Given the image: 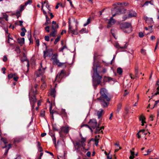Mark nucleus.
Listing matches in <instances>:
<instances>
[{"mask_svg": "<svg viewBox=\"0 0 159 159\" xmlns=\"http://www.w3.org/2000/svg\"><path fill=\"white\" fill-rule=\"evenodd\" d=\"M93 70L94 71L93 75L92 76L93 85L95 88L98 84H100L101 83L102 77V76L99 75V73L100 72H98L97 68L94 69L93 68Z\"/></svg>", "mask_w": 159, "mask_h": 159, "instance_id": "3", "label": "nucleus"}, {"mask_svg": "<svg viewBox=\"0 0 159 159\" xmlns=\"http://www.w3.org/2000/svg\"><path fill=\"white\" fill-rule=\"evenodd\" d=\"M135 76L136 77H138V67H136L135 69Z\"/></svg>", "mask_w": 159, "mask_h": 159, "instance_id": "38", "label": "nucleus"}, {"mask_svg": "<svg viewBox=\"0 0 159 159\" xmlns=\"http://www.w3.org/2000/svg\"><path fill=\"white\" fill-rule=\"evenodd\" d=\"M152 149H149L147 151V153L144 154V155L146 156L152 152Z\"/></svg>", "mask_w": 159, "mask_h": 159, "instance_id": "50", "label": "nucleus"}, {"mask_svg": "<svg viewBox=\"0 0 159 159\" xmlns=\"http://www.w3.org/2000/svg\"><path fill=\"white\" fill-rule=\"evenodd\" d=\"M153 116L152 115H151L149 117V120L152 121L153 120Z\"/></svg>", "mask_w": 159, "mask_h": 159, "instance_id": "63", "label": "nucleus"}, {"mask_svg": "<svg viewBox=\"0 0 159 159\" xmlns=\"http://www.w3.org/2000/svg\"><path fill=\"white\" fill-rule=\"evenodd\" d=\"M114 46L115 47L118 49L120 48H125L127 47L126 43L123 46H120L119 45L118 43H116L114 44Z\"/></svg>", "mask_w": 159, "mask_h": 159, "instance_id": "14", "label": "nucleus"}, {"mask_svg": "<svg viewBox=\"0 0 159 159\" xmlns=\"http://www.w3.org/2000/svg\"><path fill=\"white\" fill-rule=\"evenodd\" d=\"M157 92L155 93L153 95H152L153 96L157 95V94H159V86H158L157 88Z\"/></svg>", "mask_w": 159, "mask_h": 159, "instance_id": "53", "label": "nucleus"}, {"mask_svg": "<svg viewBox=\"0 0 159 159\" xmlns=\"http://www.w3.org/2000/svg\"><path fill=\"white\" fill-rule=\"evenodd\" d=\"M144 36L142 32L139 33V36L140 38L143 37Z\"/></svg>", "mask_w": 159, "mask_h": 159, "instance_id": "58", "label": "nucleus"}, {"mask_svg": "<svg viewBox=\"0 0 159 159\" xmlns=\"http://www.w3.org/2000/svg\"><path fill=\"white\" fill-rule=\"evenodd\" d=\"M44 39L45 40L47 41H49V37L48 36H45L44 37Z\"/></svg>", "mask_w": 159, "mask_h": 159, "instance_id": "54", "label": "nucleus"}, {"mask_svg": "<svg viewBox=\"0 0 159 159\" xmlns=\"http://www.w3.org/2000/svg\"><path fill=\"white\" fill-rule=\"evenodd\" d=\"M36 43L37 46H39V39H37L36 41Z\"/></svg>", "mask_w": 159, "mask_h": 159, "instance_id": "61", "label": "nucleus"}, {"mask_svg": "<svg viewBox=\"0 0 159 159\" xmlns=\"http://www.w3.org/2000/svg\"><path fill=\"white\" fill-rule=\"evenodd\" d=\"M90 18L88 19L86 23L84 24V26H86L88 25L89 24L90 22Z\"/></svg>", "mask_w": 159, "mask_h": 159, "instance_id": "34", "label": "nucleus"}, {"mask_svg": "<svg viewBox=\"0 0 159 159\" xmlns=\"http://www.w3.org/2000/svg\"><path fill=\"white\" fill-rule=\"evenodd\" d=\"M61 130L59 132V134L61 135L62 132H64L66 134H67L69 132V127L68 126H62L61 128Z\"/></svg>", "mask_w": 159, "mask_h": 159, "instance_id": "7", "label": "nucleus"}, {"mask_svg": "<svg viewBox=\"0 0 159 159\" xmlns=\"http://www.w3.org/2000/svg\"><path fill=\"white\" fill-rule=\"evenodd\" d=\"M52 107L50 106V114L52 116V117L53 118V114L54 113V110H52Z\"/></svg>", "mask_w": 159, "mask_h": 159, "instance_id": "41", "label": "nucleus"}, {"mask_svg": "<svg viewBox=\"0 0 159 159\" xmlns=\"http://www.w3.org/2000/svg\"><path fill=\"white\" fill-rule=\"evenodd\" d=\"M143 133H144V135H145L146 134H147L148 133H149V135L150 134V133L147 130L145 129H143Z\"/></svg>", "mask_w": 159, "mask_h": 159, "instance_id": "46", "label": "nucleus"}, {"mask_svg": "<svg viewBox=\"0 0 159 159\" xmlns=\"http://www.w3.org/2000/svg\"><path fill=\"white\" fill-rule=\"evenodd\" d=\"M20 11H17L16 12V15L17 16V18H18L20 16Z\"/></svg>", "mask_w": 159, "mask_h": 159, "instance_id": "49", "label": "nucleus"}, {"mask_svg": "<svg viewBox=\"0 0 159 159\" xmlns=\"http://www.w3.org/2000/svg\"><path fill=\"white\" fill-rule=\"evenodd\" d=\"M143 130H140L139 131V132L137 134V137L138 138H140L141 137H144L145 135H144V133H143Z\"/></svg>", "mask_w": 159, "mask_h": 159, "instance_id": "15", "label": "nucleus"}, {"mask_svg": "<svg viewBox=\"0 0 159 159\" xmlns=\"http://www.w3.org/2000/svg\"><path fill=\"white\" fill-rule=\"evenodd\" d=\"M15 51L17 53H20V51L19 48L16 47Z\"/></svg>", "mask_w": 159, "mask_h": 159, "instance_id": "51", "label": "nucleus"}, {"mask_svg": "<svg viewBox=\"0 0 159 159\" xmlns=\"http://www.w3.org/2000/svg\"><path fill=\"white\" fill-rule=\"evenodd\" d=\"M56 92V91L55 89H52V90L51 93H50V95L53 97L54 98H55V93Z\"/></svg>", "mask_w": 159, "mask_h": 159, "instance_id": "25", "label": "nucleus"}, {"mask_svg": "<svg viewBox=\"0 0 159 159\" xmlns=\"http://www.w3.org/2000/svg\"><path fill=\"white\" fill-rule=\"evenodd\" d=\"M144 19L145 20L146 23L148 25H151L154 23L153 19L152 18H148L147 16H145Z\"/></svg>", "mask_w": 159, "mask_h": 159, "instance_id": "9", "label": "nucleus"}, {"mask_svg": "<svg viewBox=\"0 0 159 159\" xmlns=\"http://www.w3.org/2000/svg\"><path fill=\"white\" fill-rule=\"evenodd\" d=\"M44 57L45 58L46 57L50 56V54L49 53V51L48 50H46L44 51Z\"/></svg>", "mask_w": 159, "mask_h": 159, "instance_id": "24", "label": "nucleus"}, {"mask_svg": "<svg viewBox=\"0 0 159 159\" xmlns=\"http://www.w3.org/2000/svg\"><path fill=\"white\" fill-rule=\"evenodd\" d=\"M61 36H59L57 37V38L55 39L54 43L55 44H56L60 40V39L61 38Z\"/></svg>", "mask_w": 159, "mask_h": 159, "instance_id": "32", "label": "nucleus"}, {"mask_svg": "<svg viewBox=\"0 0 159 159\" xmlns=\"http://www.w3.org/2000/svg\"><path fill=\"white\" fill-rule=\"evenodd\" d=\"M66 48H67V47L66 46V45H65L62 48L59 49V50L60 52H62L63 51V50Z\"/></svg>", "mask_w": 159, "mask_h": 159, "instance_id": "45", "label": "nucleus"}, {"mask_svg": "<svg viewBox=\"0 0 159 159\" xmlns=\"http://www.w3.org/2000/svg\"><path fill=\"white\" fill-rule=\"evenodd\" d=\"M84 126L89 128L90 129L91 131L92 132H93V130L92 129L91 127V126H90V125H88L86 124V125H85Z\"/></svg>", "mask_w": 159, "mask_h": 159, "instance_id": "57", "label": "nucleus"}, {"mask_svg": "<svg viewBox=\"0 0 159 159\" xmlns=\"http://www.w3.org/2000/svg\"><path fill=\"white\" fill-rule=\"evenodd\" d=\"M41 67L39 70L36 71L35 73V75L37 77H42L41 80L43 83L42 84L41 88L42 90H43L46 87V84L44 82V80L45 78V76L43 75L45 72V70L46 67H42V63H40Z\"/></svg>", "mask_w": 159, "mask_h": 159, "instance_id": "2", "label": "nucleus"}, {"mask_svg": "<svg viewBox=\"0 0 159 159\" xmlns=\"http://www.w3.org/2000/svg\"><path fill=\"white\" fill-rule=\"evenodd\" d=\"M77 26H76V29L75 30H73L72 27L71 28H68V33H72L73 34H77L78 33L77 30Z\"/></svg>", "mask_w": 159, "mask_h": 159, "instance_id": "11", "label": "nucleus"}, {"mask_svg": "<svg viewBox=\"0 0 159 159\" xmlns=\"http://www.w3.org/2000/svg\"><path fill=\"white\" fill-rule=\"evenodd\" d=\"M103 110L101 109L99 110L97 112V115L98 118H99L102 116V114L104 113Z\"/></svg>", "mask_w": 159, "mask_h": 159, "instance_id": "16", "label": "nucleus"}, {"mask_svg": "<svg viewBox=\"0 0 159 159\" xmlns=\"http://www.w3.org/2000/svg\"><path fill=\"white\" fill-rule=\"evenodd\" d=\"M121 104H120L118 106L117 110H116V112L117 113H119V111L121 108Z\"/></svg>", "mask_w": 159, "mask_h": 159, "instance_id": "35", "label": "nucleus"}, {"mask_svg": "<svg viewBox=\"0 0 159 159\" xmlns=\"http://www.w3.org/2000/svg\"><path fill=\"white\" fill-rule=\"evenodd\" d=\"M58 25L56 24L52 25V30H57V29H58Z\"/></svg>", "mask_w": 159, "mask_h": 159, "instance_id": "28", "label": "nucleus"}, {"mask_svg": "<svg viewBox=\"0 0 159 159\" xmlns=\"http://www.w3.org/2000/svg\"><path fill=\"white\" fill-rule=\"evenodd\" d=\"M91 154V152H90L89 151L87 152V153H86V155L88 157H90Z\"/></svg>", "mask_w": 159, "mask_h": 159, "instance_id": "62", "label": "nucleus"}, {"mask_svg": "<svg viewBox=\"0 0 159 159\" xmlns=\"http://www.w3.org/2000/svg\"><path fill=\"white\" fill-rule=\"evenodd\" d=\"M25 32H22V31L20 33L21 36L22 37L24 36L25 35Z\"/></svg>", "mask_w": 159, "mask_h": 159, "instance_id": "64", "label": "nucleus"}, {"mask_svg": "<svg viewBox=\"0 0 159 159\" xmlns=\"http://www.w3.org/2000/svg\"><path fill=\"white\" fill-rule=\"evenodd\" d=\"M139 120L141 122L142 126H143L144 125V124L146 123L145 121V118L144 117L141 115L140 116L139 118Z\"/></svg>", "mask_w": 159, "mask_h": 159, "instance_id": "18", "label": "nucleus"}, {"mask_svg": "<svg viewBox=\"0 0 159 159\" xmlns=\"http://www.w3.org/2000/svg\"><path fill=\"white\" fill-rule=\"evenodd\" d=\"M14 76V75L11 74L8 75V77L9 79L12 78Z\"/></svg>", "mask_w": 159, "mask_h": 159, "instance_id": "48", "label": "nucleus"}, {"mask_svg": "<svg viewBox=\"0 0 159 159\" xmlns=\"http://www.w3.org/2000/svg\"><path fill=\"white\" fill-rule=\"evenodd\" d=\"M52 139L53 141V143L55 144H56V139L55 137V136L54 135H53L52 136Z\"/></svg>", "mask_w": 159, "mask_h": 159, "instance_id": "43", "label": "nucleus"}, {"mask_svg": "<svg viewBox=\"0 0 159 159\" xmlns=\"http://www.w3.org/2000/svg\"><path fill=\"white\" fill-rule=\"evenodd\" d=\"M99 56L96 52H95L94 53V57L93 58L94 60H95L96 58H97Z\"/></svg>", "mask_w": 159, "mask_h": 159, "instance_id": "36", "label": "nucleus"}, {"mask_svg": "<svg viewBox=\"0 0 159 159\" xmlns=\"http://www.w3.org/2000/svg\"><path fill=\"white\" fill-rule=\"evenodd\" d=\"M100 92L101 96L98 98V99L100 101L101 104L103 107H107L108 105V102L110 100L107 90L105 89L102 88L101 89Z\"/></svg>", "mask_w": 159, "mask_h": 159, "instance_id": "1", "label": "nucleus"}, {"mask_svg": "<svg viewBox=\"0 0 159 159\" xmlns=\"http://www.w3.org/2000/svg\"><path fill=\"white\" fill-rule=\"evenodd\" d=\"M54 64H56L57 65L58 67H61L62 66H63L65 64V63H62L59 62V60H56L55 63H54Z\"/></svg>", "mask_w": 159, "mask_h": 159, "instance_id": "17", "label": "nucleus"}, {"mask_svg": "<svg viewBox=\"0 0 159 159\" xmlns=\"http://www.w3.org/2000/svg\"><path fill=\"white\" fill-rule=\"evenodd\" d=\"M121 29L125 33H129L132 31V27L130 24L128 23H124L122 25Z\"/></svg>", "mask_w": 159, "mask_h": 159, "instance_id": "5", "label": "nucleus"}, {"mask_svg": "<svg viewBox=\"0 0 159 159\" xmlns=\"http://www.w3.org/2000/svg\"><path fill=\"white\" fill-rule=\"evenodd\" d=\"M104 129V126H102L100 128L99 127V126H97L96 128V129L95 132V134H99L102 133V129Z\"/></svg>", "mask_w": 159, "mask_h": 159, "instance_id": "12", "label": "nucleus"}, {"mask_svg": "<svg viewBox=\"0 0 159 159\" xmlns=\"http://www.w3.org/2000/svg\"><path fill=\"white\" fill-rule=\"evenodd\" d=\"M57 30H52V31L50 34V36L55 37L57 34Z\"/></svg>", "mask_w": 159, "mask_h": 159, "instance_id": "21", "label": "nucleus"}, {"mask_svg": "<svg viewBox=\"0 0 159 159\" xmlns=\"http://www.w3.org/2000/svg\"><path fill=\"white\" fill-rule=\"evenodd\" d=\"M49 26H47L45 28V30H46L48 33L49 32Z\"/></svg>", "mask_w": 159, "mask_h": 159, "instance_id": "56", "label": "nucleus"}, {"mask_svg": "<svg viewBox=\"0 0 159 159\" xmlns=\"http://www.w3.org/2000/svg\"><path fill=\"white\" fill-rule=\"evenodd\" d=\"M65 73L64 70H61L60 73H58L56 78V80H57L58 79H62L64 76Z\"/></svg>", "mask_w": 159, "mask_h": 159, "instance_id": "10", "label": "nucleus"}, {"mask_svg": "<svg viewBox=\"0 0 159 159\" xmlns=\"http://www.w3.org/2000/svg\"><path fill=\"white\" fill-rule=\"evenodd\" d=\"M61 115L62 116V117H67V114L65 111V110L64 109H61Z\"/></svg>", "mask_w": 159, "mask_h": 159, "instance_id": "19", "label": "nucleus"}, {"mask_svg": "<svg viewBox=\"0 0 159 159\" xmlns=\"http://www.w3.org/2000/svg\"><path fill=\"white\" fill-rule=\"evenodd\" d=\"M28 37L29 40L30 41V43H33V40H32V39L31 34L29 35L28 36Z\"/></svg>", "mask_w": 159, "mask_h": 159, "instance_id": "40", "label": "nucleus"}, {"mask_svg": "<svg viewBox=\"0 0 159 159\" xmlns=\"http://www.w3.org/2000/svg\"><path fill=\"white\" fill-rule=\"evenodd\" d=\"M141 53L143 55H145L146 54V50L142 49L141 50Z\"/></svg>", "mask_w": 159, "mask_h": 159, "instance_id": "42", "label": "nucleus"}, {"mask_svg": "<svg viewBox=\"0 0 159 159\" xmlns=\"http://www.w3.org/2000/svg\"><path fill=\"white\" fill-rule=\"evenodd\" d=\"M7 147H8L7 149H8L9 150V149L10 148H11V145L10 144H9L7 146L5 145L4 146H3V147L2 146V148H6Z\"/></svg>", "mask_w": 159, "mask_h": 159, "instance_id": "44", "label": "nucleus"}, {"mask_svg": "<svg viewBox=\"0 0 159 159\" xmlns=\"http://www.w3.org/2000/svg\"><path fill=\"white\" fill-rule=\"evenodd\" d=\"M37 147H38V150L40 151V152L42 151L43 150H42V148L41 146V144L39 142H38Z\"/></svg>", "mask_w": 159, "mask_h": 159, "instance_id": "30", "label": "nucleus"}, {"mask_svg": "<svg viewBox=\"0 0 159 159\" xmlns=\"http://www.w3.org/2000/svg\"><path fill=\"white\" fill-rule=\"evenodd\" d=\"M20 141V139L18 138H16L14 139V143H18Z\"/></svg>", "mask_w": 159, "mask_h": 159, "instance_id": "37", "label": "nucleus"}, {"mask_svg": "<svg viewBox=\"0 0 159 159\" xmlns=\"http://www.w3.org/2000/svg\"><path fill=\"white\" fill-rule=\"evenodd\" d=\"M131 155L129 157V159H132L133 158H134V152L132 151L131 150L130 151Z\"/></svg>", "mask_w": 159, "mask_h": 159, "instance_id": "33", "label": "nucleus"}, {"mask_svg": "<svg viewBox=\"0 0 159 159\" xmlns=\"http://www.w3.org/2000/svg\"><path fill=\"white\" fill-rule=\"evenodd\" d=\"M89 124L91 126V128H96L97 126H99V124H97L96 120L94 119H92L90 120L89 122Z\"/></svg>", "mask_w": 159, "mask_h": 159, "instance_id": "6", "label": "nucleus"}, {"mask_svg": "<svg viewBox=\"0 0 159 159\" xmlns=\"http://www.w3.org/2000/svg\"><path fill=\"white\" fill-rule=\"evenodd\" d=\"M57 54H54L53 55L51 59L53 60V63H55V61L56 60H58L57 59Z\"/></svg>", "mask_w": 159, "mask_h": 159, "instance_id": "26", "label": "nucleus"}, {"mask_svg": "<svg viewBox=\"0 0 159 159\" xmlns=\"http://www.w3.org/2000/svg\"><path fill=\"white\" fill-rule=\"evenodd\" d=\"M21 61L22 62H24L25 61H27V66L28 67V68H29V62L28 60H27L26 59H25L24 60L21 59Z\"/></svg>", "mask_w": 159, "mask_h": 159, "instance_id": "47", "label": "nucleus"}, {"mask_svg": "<svg viewBox=\"0 0 159 159\" xmlns=\"http://www.w3.org/2000/svg\"><path fill=\"white\" fill-rule=\"evenodd\" d=\"M30 92L29 93V100L31 104L32 103H35L36 102V99L35 97L33 96V97H30Z\"/></svg>", "mask_w": 159, "mask_h": 159, "instance_id": "13", "label": "nucleus"}, {"mask_svg": "<svg viewBox=\"0 0 159 159\" xmlns=\"http://www.w3.org/2000/svg\"><path fill=\"white\" fill-rule=\"evenodd\" d=\"M112 16L110 19L108 20V25L107 26V28H109L115 22V20L113 19V17L115 16L117 14H119L122 13L120 9L116 8L112 10Z\"/></svg>", "mask_w": 159, "mask_h": 159, "instance_id": "4", "label": "nucleus"}, {"mask_svg": "<svg viewBox=\"0 0 159 159\" xmlns=\"http://www.w3.org/2000/svg\"><path fill=\"white\" fill-rule=\"evenodd\" d=\"M46 7L48 9V10H49V11H50L49 6L48 5V1H47V3L46 4Z\"/></svg>", "mask_w": 159, "mask_h": 159, "instance_id": "60", "label": "nucleus"}, {"mask_svg": "<svg viewBox=\"0 0 159 159\" xmlns=\"http://www.w3.org/2000/svg\"><path fill=\"white\" fill-rule=\"evenodd\" d=\"M105 78L106 79V80H107L109 81H110L111 80H113V79L111 77H105Z\"/></svg>", "mask_w": 159, "mask_h": 159, "instance_id": "55", "label": "nucleus"}, {"mask_svg": "<svg viewBox=\"0 0 159 159\" xmlns=\"http://www.w3.org/2000/svg\"><path fill=\"white\" fill-rule=\"evenodd\" d=\"M17 41L21 45H22L24 43L25 39L24 38H18L17 39Z\"/></svg>", "mask_w": 159, "mask_h": 159, "instance_id": "20", "label": "nucleus"}, {"mask_svg": "<svg viewBox=\"0 0 159 159\" xmlns=\"http://www.w3.org/2000/svg\"><path fill=\"white\" fill-rule=\"evenodd\" d=\"M73 143L75 150L77 152H79L80 151V148L81 146V144L77 142H73Z\"/></svg>", "mask_w": 159, "mask_h": 159, "instance_id": "8", "label": "nucleus"}, {"mask_svg": "<svg viewBox=\"0 0 159 159\" xmlns=\"http://www.w3.org/2000/svg\"><path fill=\"white\" fill-rule=\"evenodd\" d=\"M32 2L31 0H28L25 3V6H26L28 4H31Z\"/></svg>", "mask_w": 159, "mask_h": 159, "instance_id": "39", "label": "nucleus"}, {"mask_svg": "<svg viewBox=\"0 0 159 159\" xmlns=\"http://www.w3.org/2000/svg\"><path fill=\"white\" fill-rule=\"evenodd\" d=\"M46 21L44 24V25H46L50 23V20L48 17L47 16H46Z\"/></svg>", "mask_w": 159, "mask_h": 159, "instance_id": "27", "label": "nucleus"}, {"mask_svg": "<svg viewBox=\"0 0 159 159\" xmlns=\"http://www.w3.org/2000/svg\"><path fill=\"white\" fill-rule=\"evenodd\" d=\"M136 15V13L135 11H132L129 14L128 17H135Z\"/></svg>", "mask_w": 159, "mask_h": 159, "instance_id": "22", "label": "nucleus"}, {"mask_svg": "<svg viewBox=\"0 0 159 159\" xmlns=\"http://www.w3.org/2000/svg\"><path fill=\"white\" fill-rule=\"evenodd\" d=\"M7 58L6 56H4L3 58V61L4 62H6L7 61Z\"/></svg>", "mask_w": 159, "mask_h": 159, "instance_id": "59", "label": "nucleus"}, {"mask_svg": "<svg viewBox=\"0 0 159 159\" xmlns=\"http://www.w3.org/2000/svg\"><path fill=\"white\" fill-rule=\"evenodd\" d=\"M122 70L120 67H118L117 69V73L120 75H121L122 73Z\"/></svg>", "mask_w": 159, "mask_h": 159, "instance_id": "29", "label": "nucleus"}, {"mask_svg": "<svg viewBox=\"0 0 159 159\" xmlns=\"http://www.w3.org/2000/svg\"><path fill=\"white\" fill-rule=\"evenodd\" d=\"M80 136L81 137V139L80 140H79V142H80L81 143L82 145V146H83V144L85 142L86 139V138H84L82 136V135L81 134H80Z\"/></svg>", "mask_w": 159, "mask_h": 159, "instance_id": "23", "label": "nucleus"}, {"mask_svg": "<svg viewBox=\"0 0 159 159\" xmlns=\"http://www.w3.org/2000/svg\"><path fill=\"white\" fill-rule=\"evenodd\" d=\"M1 140L3 142V143L5 144H6L8 143L7 142V139L6 138H3V137H1Z\"/></svg>", "mask_w": 159, "mask_h": 159, "instance_id": "31", "label": "nucleus"}, {"mask_svg": "<svg viewBox=\"0 0 159 159\" xmlns=\"http://www.w3.org/2000/svg\"><path fill=\"white\" fill-rule=\"evenodd\" d=\"M25 6L24 5H21L20 7V12H21L23 11L24 9V7Z\"/></svg>", "mask_w": 159, "mask_h": 159, "instance_id": "52", "label": "nucleus"}]
</instances>
